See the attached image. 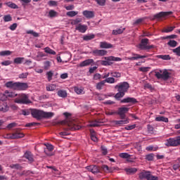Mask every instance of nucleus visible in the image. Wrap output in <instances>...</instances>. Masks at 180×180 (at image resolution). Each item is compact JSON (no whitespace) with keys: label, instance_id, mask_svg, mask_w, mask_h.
<instances>
[{"label":"nucleus","instance_id":"1","mask_svg":"<svg viewBox=\"0 0 180 180\" xmlns=\"http://www.w3.org/2000/svg\"><path fill=\"white\" fill-rule=\"evenodd\" d=\"M31 115L34 119L37 120H41V119H50L54 116L53 112H46L41 110H37L34 108L31 109Z\"/></svg>","mask_w":180,"mask_h":180},{"label":"nucleus","instance_id":"2","mask_svg":"<svg viewBox=\"0 0 180 180\" xmlns=\"http://www.w3.org/2000/svg\"><path fill=\"white\" fill-rule=\"evenodd\" d=\"M129 88H130V84L127 82H122L115 86V89H117L118 93H117L115 96V99L119 101L120 98H123L126 92L129 91Z\"/></svg>","mask_w":180,"mask_h":180},{"label":"nucleus","instance_id":"3","mask_svg":"<svg viewBox=\"0 0 180 180\" xmlns=\"http://www.w3.org/2000/svg\"><path fill=\"white\" fill-rule=\"evenodd\" d=\"M5 85L6 88H10L11 89H14L15 91H26V89L29 88L27 83L22 82H8Z\"/></svg>","mask_w":180,"mask_h":180},{"label":"nucleus","instance_id":"4","mask_svg":"<svg viewBox=\"0 0 180 180\" xmlns=\"http://www.w3.org/2000/svg\"><path fill=\"white\" fill-rule=\"evenodd\" d=\"M58 124H61L62 126H65L63 128V130H79L81 129V126L79 125H75L74 127H71V124H72V122H67L66 120H62V121H58V122H52V126H58Z\"/></svg>","mask_w":180,"mask_h":180},{"label":"nucleus","instance_id":"5","mask_svg":"<svg viewBox=\"0 0 180 180\" xmlns=\"http://www.w3.org/2000/svg\"><path fill=\"white\" fill-rule=\"evenodd\" d=\"M25 134H23L20 129H17L13 134H7L5 135V139L8 140H15L16 139H23Z\"/></svg>","mask_w":180,"mask_h":180},{"label":"nucleus","instance_id":"6","mask_svg":"<svg viewBox=\"0 0 180 180\" xmlns=\"http://www.w3.org/2000/svg\"><path fill=\"white\" fill-rule=\"evenodd\" d=\"M155 77H156L158 79L168 81L171 77V73L169 72L167 70H165L164 72H162V70H160V72H155Z\"/></svg>","mask_w":180,"mask_h":180},{"label":"nucleus","instance_id":"7","mask_svg":"<svg viewBox=\"0 0 180 180\" xmlns=\"http://www.w3.org/2000/svg\"><path fill=\"white\" fill-rule=\"evenodd\" d=\"M139 179L158 180V176L151 175V172L143 170L139 174Z\"/></svg>","mask_w":180,"mask_h":180},{"label":"nucleus","instance_id":"8","mask_svg":"<svg viewBox=\"0 0 180 180\" xmlns=\"http://www.w3.org/2000/svg\"><path fill=\"white\" fill-rule=\"evenodd\" d=\"M167 147H178L180 146V136L176 138H169L165 144Z\"/></svg>","mask_w":180,"mask_h":180},{"label":"nucleus","instance_id":"9","mask_svg":"<svg viewBox=\"0 0 180 180\" xmlns=\"http://www.w3.org/2000/svg\"><path fill=\"white\" fill-rule=\"evenodd\" d=\"M104 59H105V60H101V65H112L113 63L110 61H122L120 58L115 56L104 57Z\"/></svg>","mask_w":180,"mask_h":180},{"label":"nucleus","instance_id":"10","mask_svg":"<svg viewBox=\"0 0 180 180\" xmlns=\"http://www.w3.org/2000/svg\"><path fill=\"white\" fill-rule=\"evenodd\" d=\"M148 39L145 38L141 40V44H139V49L141 50H151V49H154V45H147L148 44Z\"/></svg>","mask_w":180,"mask_h":180},{"label":"nucleus","instance_id":"11","mask_svg":"<svg viewBox=\"0 0 180 180\" xmlns=\"http://www.w3.org/2000/svg\"><path fill=\"white\" fill-rule=\"evenodd\" d=\"M15 103H22V104H27L30 103L29 101V97L26 94H20L19 98L15 99Z\"/></svg>","mask_w":180,"mask_h":180},{"label":"nucleus","instance_id":"12","mask_svg":"<svg viewBox=\"0 0 180 180\" xmlns=\"http://www.w3.org/2000/svg\"><path fill=\"white\" fill-rule=\"evenodd\" d=\"M129 109L127 107L119 108L117 112H116V115H118L120 119H126V113L129 112Z\"/></svg>","mask_w":180,"mask_h":180},{"label":"nucleus","instance_id":"13","mask_svg":"<svg viewBox=\"0 0 180 180\" xmlns=\"http://www.w3.org/2000/svg\"><path fill=\"white\" fill-rule=\"evenodd\" d=\"M91 54H93L94 57H103V56L108 54V51L103 49H94L91 51Z\"/></svg>","mask_w":180,"mask_h":180},{"label":"nucleus","instance_id":"14","mask_svg":"<svg viewBox=\"0 0 180 180\" xmlns=\"http://www.w3.org/2000/svg\"><path fill=\"white\" fill-rule=\"evenodd\" d=\"M169 15H172V11L158 13L154 15V18L155 19H161V18H167Z\"/></svg>","mask_w":180,"mask_h":180},{"label":"nucleus","instance_id":"15","mask_svg":"<svg viewBox=\"0 0 180 180\" xmlns=\"http://www.w3.org/2000/svg\"><path fill=\"white\" fill-rule=\"evenodd\" d=\"M44 146H46V147L44 148L45 154L49 157H51V155H53V154H51V151H53V150H54V146H53V145L49 144V143L44 144Z\"/></svg>","mask_w":180,"mask_h":180},{"label":"nucleus","instance_id":"16","mask_svg":"<svg viewBox=\"0 0 180 180\" xmlns=\"http://www.w3.org/2000/svg\"><path fill=\"white\" fill-rule=\"evenodd\" d=\"M121 103H131L132 105H136L137 103V99L131 97H127L126 98L122 99Z\"/></svg>","mask_w":180,"mask_h":180},{"label":"nucleus","instance_id":"17","mask_svg":"<svg viewBox=\"0 0 180 180\" xmlns=\"http://www.w3.org/2000/svg\"><path fill=\"white\" fill-rule=\"evenodd\" d=\"M103 120L98 119L94 121H91L89 124V127H99L101 124L103 123Z\"/></svg>","mask_w":180,"mask_h":180},{"label":"nucleus","instance_id":"18","mask_svg":"<svg viewBox=\"0 0 180 180\" xmlns=\"http://www.w3.org/2000/svg\"><path fill=\"white\" fill-rule=\"evenodd\" d=\"M63 115L66 117V120H65L66 121V123H72L70 124V127H74V126H78V124H75V121L68 119L70 116H71V114L70 112H64Z\"/></svg>","mask_w":180,"mask_h":180},{"label":"nucleus","instance_id":"19","mask_svg":"<svg viewBox=\"0 0 180 180\" xmlns=\"http://www.w3.org/2000/svg\"><path fill=\"white\" fill-rule=\"evenodd\" d=\"M24 158H26L28 160L29 162L32 164V162H34V158H33V154H32V152L27 150L24 154Z\"/></svg>","mask_w":180,"mask_h":180},{"label":"nucleus","instance_id":"20","mask_svg":"<svg viewBox=\"0 0 180 180\" xmlns=\"http://www.w3.org/2000/svg\"><path fill=\"white\" fill-rule=\"evenodd\" d=\"M132 57L129 58L128 60H130L131 61H133L134 60H139V58H147L148 56H141L140 54H136V53H132Z\"/></svg>","mask_w":180,"mask_h":180},{"label":"nucleus","instance_id":"21","mask_svg":"<svg viewBox=\"0 0 180 180\" xmlns=\"http://www.w3.org/2000/svg\"><path fill=\"white\" fill-rule=\"evenodd\" d=\"M94 59H87L80 63L79 67H86L88 65H91V64H94Z\"/></svg>","mask_w":180,"mask_h":180},{"label":"nucleus","instance_id":"22","mask_svg":"<svg viewBox=\"0 0 180 180\" xmlns=\"http://www.w3.org/2000/svg\"><path fill=\"white\" fill-rule=\"evenodd\" d=\"M83 15L87 19H92L95 16V13L94 11H83Z\"/></svg>","mask_w":180,"mask_h":180},{"label":"nucleus","instance_id":"23","mask_svg":"<svg viewBox=\"0 0 180 180\" xmlns=\"http://www.w3.org/2000/svg\"><path fill=\"white\" fill-rule=\"evenodd\" d=\"M100 48L101 49H113V45L106 41H102L100 43Z\"/></svg>","mask_w":180,"mask_h":180},{"label":"nucleus","instance_id":"24","mask_svg":"<svg viewBox=\"0 0 180 180\" xmlns=\"http://www.w3.org/2000/svg\"><path fill=\"white\" fill-rule=\"evenodd\" d=\"M128 121L127 120H114L112 122V124L114 126H122V124H127Z\"/></svg>","mask_w":180,"mask_h":180},{"label":"nucleus","instance_id":"25","mask_svg":"<svg viewBox=\"0 0 180 180\" xmlns=\"http://www.w3.org/2000/svg\"><path fill=\"white\" fill-rule=\"evenodd\" d=\"M86 25H82L81 24H79L78 26L76 27V30H79L81 33H85L86 32Z\"/></svg>","mask_w":180,"mask_h":180},{"label":"nucleus","instance_id":"26","mask_svg":"<svg viewBox=\"0 0 180 180\" xmlns=\"http://www.w3.org/2000/svg\"><path fill=\"white\" fill-rule=\"evenodd\" d=\"M9 107L6 103H0V112H8Z\"/></svg>","mask_w":180,"mask_h":180},{"label":"nucleus","instance_id":"27","mask_svg":"<svg viewBox=\"0 0 180 180\" xmlns=\"http://www.w3.org/2000/svg\"><path fill=\"white\" fill-rule=\"evenodd\" d=\"M125 30V28H119L117 30H112V34H113L114 36H117V34H122V33H123Z\"/></svg>","mask_w":180,"mask_h":180},{"label":"nucleus","instance_id":"28","mask_svg":"<svg viewBox=\"0 0 180 180\" xmlns=\"http://www.w3.org/2000/svg\"><path fill=\"white\" fill-rule=\"evenodd\" d=\"M18 94H15L13 92H8V91H6L4 92V96H6V98H15V96H17Z\"/></svg>","mask_w":180,"mask_h":180},{"label":"nucleus","instance_id":"29","mask_svg":"<svg viewBox=\"0 0 180 180\" xmlns=\"http://www.w3.org/2000/svg\"><path fill=\"white\" fill-rule=\"evenodd\" d=\"M155 120L156 122H165V123H168V118L162 116L157 117Z\"/></svg>","mask_w":180,"mask_h":180},{"label":"nucleus","instance_id":"30","mask_svg":"<svg viewBox=\"0 0 180 180\" xmlns=\"http://www.w3.org/2000/svg\"><path fill=\"white\" fill-rule=\"evenodd\" d=\"M93 39H95V34H89V35H85L83 37V40H84L85 41L92 40Z\"/></svg>","mask_w":180,"mask_h":180},{"label":"nucleus","instance_id":"31","mask_svg":"<svg viewBox=\"0 0 180 180\" xmlns=\"http://www.w3.org/2000/svg\"><path fill=\"white\" fill-rule=\"evenodd\" d=\"M10 168H12L13 169H19L20 171L23 169V167L20 164L11 165Z\"/></svg>","mask_w":180,"mask_h":180},{"label":"nucleus","instance_id":"32","mask_svg":"<svg viewBox=\"0 0 180 180\" xmlns=\"http://www.w3.org/2000/svg\"><path fill=\"white\" fill-rule=\"evenodd\" d=\"M167 45L169 46V47H176L178 42L175 40H169V41L167 42Z\"/></svg>","mask_w":180,"mask_h":180},{"label":"nucleus","instance_id":"33","mask_svg":"<svg viewBox=\"0 0 180 180\" xmlns=\"http://www.w3.org/2000/svg\"><path fill=\"white\" fill-rule=\"evenodd\" d=\"M58 96H60V98H67V91L64 90H59L58 91Z\"/></svg>","mask_w":180,"mask_h":180},{"label":"nucleus","instance_id":"34","mask_svg":"<svg viewBox=\"0 0 180 180\" xmlns=\"http://www.w3.org/2000/svg\"><path fill=\"white\" fill-rule=\"evenodd\" d=\"M57 88V86L56 84H49L46 86V91H56V89Z\"/></svg>","mask_w":180,"mask_h":180},{"label":"nucleus","instance_id":"35","mask_svg":"<svg viewBox=\"0 0 180 180\" xmlns=\"http://www.w3.org/2000/svg\"><path fill=\"white\" fill-rule=\"evenodd\" d=\"M44 51H45V53H47L48 54H52L53 56H56V51H53V49H51L49 47H46L44 49Z\"/></svg>","mask_w":180,"mask_h":180},{"label":"nucleus","instance_id":"36","mask_svg":"<svg viewBox=\"0 0 180 180\" xmlns=\"http://www.w3.org/2000/svg\"><path fill=\"white\" fill-rule=\"evenodd\" d=\"M66 15L70 18H74V16H77V15H78V11H69L66 13Z\"/></svg>","mask_w":180,"mask_h":180},{"label":"nucleus","instance_id":"37","mask_svg":"<svg viewBox=\"0 0 180 180\" xmlns=\"http://www.w3.org/2000/svg\"><path fill=\"white\" fill-rule=\"evenodd\" d=\"M92 174H98L101 172V167L96 165H93Z\"/></svg>","mask_w":180,"mask_h":180},{"label":"nucleus","instance_id":"38","mask_svg":"<svg viewBox=\"0 0 180 180\" xmlns=\"http://www.w3.org/2000/svg\"><path fill=\"white\" fill-rule=\"evenodd\" d=\"M158 58H161L162 60H171V56L169 55H159Z\"/></svg>","mask_w":180,"mask_h":180},{"label":"nucleus","instance_id":"39","mask_svg":"<svg viewBox=\"0 0 180 180\" xmlns=\"http://www.w3.org/2000/svg\"><path fill=\"white\" fill-rule=\"evenodd\" d=\"M154 153H150L146 155V160L147 161H154Z\"/></svg>","mask_w":180,"mask_h":180},{"label":"nucleus","instance_id":"40","mask_svg":"<svg viewBox=\"0 0 180 180\" xmlns=\"http://www.w3.org/2000/svg\"><path fill=\"white\" fill-rule=\"evenodd\" d=\"M105 80H103V81L98 82L96 84V89H99V90L102 89V87L105 86Z\"/></svg>","mask_w":180,"mask_h":180},{"label":"nucleus","instance_id":"41","mask_svg":"<svg viewBox=\"0 0 180 180\" xmlns=\"http://www.w3.org/2000/svg\"><path fill=\"white\" fill-rule=\"evenodd\" d=\"M111 77H114V78H120L122 77V74L119 72H114L110 73Z\"/></svg>","mask_w":180,"mask_h":180},{"label":"nucleus","instance_id":"42","mask_svg":"<svg viewBox=\"0 0 180 180\" xmlns=\"http://www.w3.org/2000/svg\"><path fill=\"white\" fill-rule=\"evenodd\" d=\"M126 172L127 174H136L137 172V169L136 168L126 169Z\"/></svg>","mask_w":180,"mask_h":180},{"label":"nucleus","instance_id":"43","mask_svg":"<svg viewBox=\"0 0 180 180\" xmlns=\"http://www.w3.org/2000/svg\"><path fill=\"white\" fill-rule=\"evenodd\" d=\"M104 82L105 83L108 82V84H115V78H113V77H108V78L104 79Z\"/></svg>","mask_w":180,"mask_h":180},{"label":"nucleus","instance_id":"44","mask_svg":"<svg viewBox=\"0 0 180 180\" xmlns=\"http://www.w3.org/2000/svg\"><path fill=\"white\" fill-rule=\"evenodd\" d=\"M23 60H25V58H16L14 59V63L15 64H22Z\"/></svg>","mask_w":180,"mask_h":180},{"label":"nucleus","instance_id":"45","mask_svg":"<svg viewBox=\"0 0 180 180\" xmlns=\"http://www.w3.org/2000/svg\"><path fill=\"white\" fill-rule=\"evenodd\" d=\"M22 113L24 116H29V115H30V113H32V108H30L29 110H22Z\"/></svg>","mask_w":180,"mask_h":180},{"label":"nucleus","instance_id":"46","mask_svg":"<svg viewBox=\"0 0 180 180\" xmlns=\"http://www.w3.org/2000/svg\"><path fill=\"white\" fill-rule=\"evenodd\" d=\"M120 158H130V157H131V155L127 153H122L120 154Z\"/></svg>","mask_w":180,"mask_h":180},{"label":"nucleus","instance_id":"47","mask_svg":"<svg viewBox=\"0 0 180 180\" xmlns=\"http://www.w3.org/2000/svg\"><path fill=\"white\" fill-rule=\"evenodd\" d=\"M53 75H54V74L53 73V72L49 71L46 72V76H47V79L48 81H51V79H53Z\"/></svg>","mask_w":180,"mask_h":180},{"label":"nucleus","instance_id":"48","mask_svg":"<svg viewBox=\"0 0 180 180\" xmlns=\"http://www.w3.org/2000/svg\"><path fill=\"white\" fill-rule=\"evenodd\" d=\"M27 34H32V36H34V37H39V33L33 31V30H29L27 31Z\"/></svg>","mask_w":180,"mask_h":180},{"label":"nucleus","instance_id":"49","mask_svg":"<svg viewBox=\"0 0 180 180\" xmlns=\"http://www.w3.org/2000/svg\"><path fill=\"white\" fill-rule=\"evenodd\" d=\"M102 169L103 170L104 172H112V171H110V169L109 168V167L106 165H103L101 167Z\"/></svg>","mask_w":180,"mask_h":180},{"label":"nucleus","instance_id":"50","mask_svg":"<svg viewBox=\"0 0 180 180\" xmlns=\"http://www.w3.org/2000/svg\"><path fill=\"white\" fill-rule=\"evenodd\" d=\"M32 126H40V122H30L25 125V127H32Z\"/></svg>","mask_w":180,"mask_h":180},{"label":"nucleus","instance_id":"51","mask_svg":"<svg viewBox=\"0 0 180 180\" xmlns=\"http://www.w3.org/2000/svg\"><path fill=\"white\" fill-rule=\"evenodd\" d=\"M147 129H148V133H150V134H154V127H153V126L148 124Z\"/></svg>","mask_w":180,"mask_h":180},{"label":"nucleus","instance_id":"52","mask_svg":"<svg viewBox=\"0 0 180 180\" xmlns=\"http://www.w3.org/2000/svg\"><path fill=\"white\" fill-rule=\"evenodd\" d=\"M96 2L100 6H105V4H106V0H95Z\"/></svg>","mask_w":180,"mask_h":180},{"label":"nucleus","instance_id":"53","mask_svg":"<svg viewBox=\"0 0 180 180\" xmlns=\"http://www.w3.org/2000/svg\"><path fill=\"white\" fill-rule=\"evenodd\" d=\"M50 18H56L57 16V11H54V10H51L49 13Z\"/></svg>","mask_w":180,"mask_h":180},{"label":"nucleus","instance_id":"54","mask_svg":"<svg viewBox=\"0 0 180 180\" xmlns=\"http://www.w3.org/2000/svg\"><path fill=\"white\" fill-rule=\"evenodd\" d=\"M12 54V51H3L0 52V56H11Z\"/></svg>","mask_w":180,"mask_h":180},{"label":"nucleus","instance_id":"55","mask_svg":"<svg viewBox=\"0 0 180 180\" xmlns=\"http://www.w3.org/2000/svg\"><path fill=\"white\" fill-rule=\"evenodd\" d=\"M4 22H11L12 20V16L11 15H6L4 17Z\"/></svg>","mask_w":180,"mask_h":180},{"label":"nucleus","instance_id":"56","mask_svg":"<svg viewBox=\"0 0 180 180\" xmlns=\"http://www.w3.org/2000/svg\"><path fill=\"white\" fill-rule=\"evenodd\" d=\"M7 6H9V8H12L13 9H18V6L15 5L14 3L8 2Z\"/></svg>","mask_w":180,"mask_h":180},{"label":"nucleus","instance_id":"57","mask_svg":"<svg viewBox=\"0 0 180 180\" xmlns=\"http://www.w3.org/2000/svg\"><path fill=\"white\" fill-rule=\"evenodd\" d=\"M173 53H174L176 56L180 57V46L177 48L172 50Z\"/></svg>","mask_w":180,"mask_h":180},{"label":"nucleus","instance_id":"58","mask_svg":"<svg viewBox=\"0 0 180 180\" xmlns=\"http://www.w3.org/2000/svg\"><path fill=\"white\" fill-rule=\"evenodd\" d=\"M81 18H76L71 21V25H78V23H81Z\"/></svg>","mask_w":180,"mask_h":180},{"label":"nucleus","instance_id":"59","mask_svg":"<svg viewBox=\"0 0 180 180\" xmlns=\"http://www.w3.org/2000/svg\"><path fill=\"white\" fill-rule=\"evenodd\" d=\"M148 70H150V68L148 67L139 68V71H141V72H148Z\"/></svg>","mask_w":180,"mask_h":180},{"label":"nucleus","instance_id":"60","mask_svg":"<svg viewBox=\"0 0 180 180\" xmlns=\"http://www.w3.org/2000/svg\"><path fill=\"white\" fill-rule=\"evenodd\" d=\"M16 126H18V124H16V122H12L8 124L7 128L13 129V127H16Z\"/></svg>","mask_w":180,"mask_h":180},{"label":"nucleus","instance_id":"61","mask_svg":"<svg viewBox=\"0 0 180 180\" xmlns=\"http://www.w3.org/2000/svg\"><path fill=\"white\" fill-rule=\"evenodd\" d=\"M134 129H136V124L125 127V130H133Z\"/></svg>","mask_w":180,"mask_h":180},{"label":"nucleus","instance_id":"62","mask_svg":"<svg viewBox=\"0 0 180 180\" xmlns=\"http://www.w3.org/2000/svg\"><path fill=\"white\" fill-rule=\"evenodd\" d=\"M44 70H49L50 68V61H46L44 62Z\"/></svg>","mask_w":180,"mask_h":180},{"label":"nucleus","instance_id":"63","mask_svg":"<svg viewBox=\"0 0 180 180\" xmlns=\"http://www.w3.org/2000/svg\"><path fill=\"white\" fill-rule=\"evenodd\" d=\"M174 29H175V27H169L167 29H165L163 32H165V33H169V32H172Z\"/></svg>","mask_w":180,"mask_h":180},{"label":"nucleus","instance_id":"64","mask_svg":"<svg viewBox=\"0 0 180 180\" xmlns=\"http://www.w3.org/2000/svg\"><path fill=\"white\" fill-rule=\"evenodd\" d=\"M101 74L99 73H96L94 75V79L95 81H98V79H101Z\"/></svg>","mask_w":180,"mask_h":180}]
</instances>
